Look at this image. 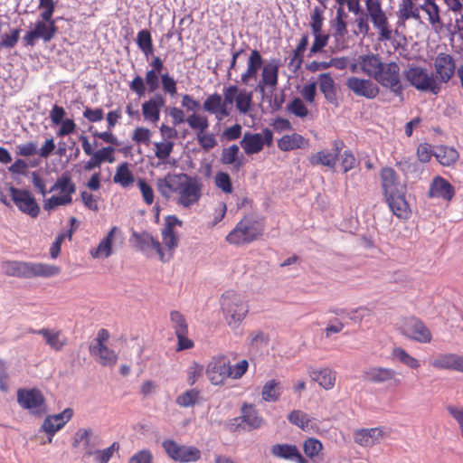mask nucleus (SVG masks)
Returning a JSON list of instances; mask_svg holds the SVG:
<instances>
[{
  "instance_id": "1",
  "label": "nucleus",
  "mask_w": 463,
  "mask_h": 463,
  "mask_svg": "<svg viewBox=\"0 0 463 463\" xmlns=\"http://www.w3.org/2000/svg\"><path fill=\"white\" fill-rule=\"evenodd\" d=\"M203 186L200 178L184 173H169L156 181L160 195L165 200L175 199L176 204L183 208H190L199 203Z\"/></svg>"
},
{
  "instance_id": "2",
  "label": "nucleus",
  "mask_w": 463,
  "mask_h": 463,
  "mask_svg": "<svg viewBox=\"0 0 463 463\" xmlns=\"http://www.w3.org/2000/svg\"><path fill=\"white\" fill-rule=\"evenodd\" d=\"M1 269L7 276L23 279L51 278L61 273L60 267L55 265L18 260H5L2 262Z\"/></svg>"
},
{
  "instance_id": "3",
  "label": "nucleus",
  "mask_w": 463,
  "mask_h": 463,
  "mask_svg": "<svg viewBox=\"0 0 463 463\" xmlns=\"http://www.w3.org/2000/svg\"><path fill=\"white\" fill-rule=\"evenodd\" d=\"M264 232V225L251 216H245L228 233L226 241L233 245H245L258 240Z\"/></svg>"
},
{
  "instance_id": "4",
  "label": "nucleus",
  "mask_w": 463,
  "mask_h": 463,
  "mask_svg": "<svg viewBox=\"0 0 463 463\" xmlns=\"http://www.w3.org/2000/svg\"><path fill=\"white\" fill-rule=\"evenodd\" d=\"M221 306L228 326L232 328L238 327L249 312L241 296L233 290L222 295Z\"/></svg>"
},
{
  "instance_id": "5",
  "label": "nucleus",
  "mask_w": 463,
  "mask_h": 463,
  "mask_svg": "<svg viewBox=\"0 0 463 463\" xmlns=\"http://www.w3.org/2000/svg\"><path fill=\"white\" fill-rule=\"evenodd\" d=\"M364 14L370 19L373 27L378 33L380 41H389L392 37V29L389 22L386 10L383 7V0H364Z\"/></svg>"
},
{
  "instance_id": "6",
  "label": "nucleus",
  "mask_w": 463,
  "mask_h": 463,
  "mask_svg": "<svg viewBox=\"0 0 463 463\" xmlns=\"http://www.w3.org/2000/svg\"><path fill=\"white\" fill-rule=\"evenodd\" d=\"M49 192H59L60 195H52L44 200L43 209L48 212L59 206L71 203L72 194L76 192V185L69 175H63L56 180Z\"/></svg>"
},
{
  "instance_id": "7",
  "label": "nucleus",
  "mask_w": 463,
  "mask_h": 463,
  "mask_svg": "<svg viewBox=\"0 0 463 463\" xmlns=\"http://www.w3.org/2000/svg\"><path fill=\"white\" fill-rule=\"evenodd\" d=\"M404 76L410 84L418 90L430 91L437 95L441 90L440 84L433 74L429 73L425 68L418 66L410 67L405 71Z\"/></svg>"
},
{
  "instance_id": "8",
  "label": "nucleus",
  "mask_w": 463,
  "mask_h": 463,
  "mask_svg": "<svg viewBox=\"0 0 463 463\" xmlns=\"http://www.w3.org/2000/svg\"><path fill=\"white\" fill-rule=\"evenodd\" d=\"M166 455L174 461L179 463H194L201 459L202 452L194 446L179 444L175 440L167 439L162 442Z\"/></svg>"
},
{
  "instance_id": "9",
  "label": "nucleus",
  "mask_w": 463,
  "mask_h": 463,
  "mask_svg": "<svg viewBox=\"0 0 463 463\" xmlns=\"http://www.w3.org/2000/svg\"><path fill=\"white\" fill-rule=\"evenodd\" d=\"M222 100L226 109H232L235 103L237 110L241 114H247L252 104V92L245 89L240 90L237 85H229L222 89Z\"/></svg>"
},
{
  "instance_id": "10",
  "label": "nucleus",
  "mask_w": 463,
  "mask_h": 463,
  "mask_svg": "<svg viewBox=\"0 0 463 463\" xmlns=\"http://www.w3.org/2000/svg\"><path fill=\"white\" fill-rule=\"evenodd\" d=\"M375 80L382 87L389 89L395 96L402 98L403 86L401 80L400 66L397 62L384 63Z\"/></svg>"
},
{
  "instance_id": "11",
  "label": "nucleus",
  "mask_w": 463,
  "mask_h": 463,
  "mask_svg": "<svg viewBox=\"0 0 463 463\" xmlns=\"http://www.w3.org/2000/svg\"><path fill=\"white\" fill-rule=\"evenodd\" d=\"M57 32L56 22H46L38 19L35 21L33 28L25 33L23 42L24 46L30 47H33L38 40H42L46 43L55 37Z\"/></svg>"
},
{
  "instance_id": "12",
  "label": "nucleus",
  "mask_w": 463,
  "mask_h": 463,
  "mask_svg": "<svg viewBox=\"0 0 463 463\" xmlns=\"http://www.w3.org/2000/svg\"><path fill=\"white\" fill-rule=\"evenodd\" d=\"M273 142L272 131L266 128L261 133L245 132L241 146L246 155H253L260 152L264 145L271 146Z\"/></svg>"
},
{
  "instance_id": "13",
  "label": "nucleus",
  "mask_w": 463,
  "mask_h": 463,
  "mask_svg": "<svg viewBox=\"0 0 463 463\" xmlns=\"http://www.w3.org/2000/svg\"><path fill=\"white\" fill-rule=\"evenodd\" d=\"M183 222L175 215H167L165 218V225L161 232L163 244L168 255L165 261L173 257V253L179 245V236L175 232L177 226L182 227Z\"/></svg>"
},
{
  "instance_id": "14",
  "label": "nucleus",
  "mask_w": 463,
  "mask_h": 463,
  "mask_svg": "<svg viewBox=\"0 0 463 463\" xmlns=\"http://www.w3.org/2000/svg\"><path fill=\"white\" fill-rule=\"evenodd\" d=\"M17 402L24 409L32 413L41 415L45 412V399L42 392L36 388L19 389Z\"/></svg>"
},
{
  "instance_id": "15",
  "label": "nucleus",
  "mask_w": 463,
  "mask_h": 463,
  "mask_svg": "<svg viewBox=\"0 0 463 463\" xmlns=\"http://www.w3.org/2000/svg\"><path fill=\"white\" fill-rule=\"evenodd\" d=\"M9 192L13 202L22 213L32 218L39 215L40 207L30 191L10 186Z\"/></svg>"
},
{
  "instance_id": "16",
  "label": "nucleus",
  "mask_w": 463,
  "mask_h": 463,
  "mask_svg": "<svg viewBox=\"0 0 463 463\" xmlns=\"http://www.w3.org/2000/svg\"><path fill=\"white\" fill-rule=\"evenodd\" d=\"M402 333L408 338L421 344H429L432 340L430 330L420 319L415 317L405 320L402 326Z\"/></svg>"
},
{
  "instance_id": "17",
  "label": "nucleus",
  "mask_w": 463,
  "mask_h": 463,
  "mask_svg": "<svg viewBox=\"0 0 463 463\" xmlns=\"http://www.w3.org/2000/svg\"><path fill=\"white\" fill-rule=\"evenodd\" d=\"M346 88L355 96L367 99H373L380 92L376 83L370 79H362L355 76L349 77L345 81Z\"/></svg>"
},
{
  "instance_id": "18",
  "label": "nucleus",
  "mask_w": 463,
  "mask_h": 463,
  "mask_svg": "<svg viewBox=\"0 0 463 463\" xmlns=\"http://www.w3.org/2000/svg\"><path fill=\"white\" fill-rule=\"evenodd\" d=\"M436 80L440 83H448L455 75L456 61L452 55L439 52L434 59Z\"/></svg>"
},
{
  "instance_id": "19",
  "label": "nucleus",
  "mask_w": 463,
  "mask_h": 463,
  "mask_svg": "<svg viewBox=\"0 0 463 463\" xmlns=\"http://www.w3.org/2000/svg\"><path fill=\"white\" fill-rule=\"evenodd\" d=\"M231 365L228 359L223 356H215L209 362L206 368V375L214 385H220L230 377Z\"/></svg>"
},
{
  "instance_id": "20",
  "label": "nucleus",
  "mask_w": 463,
  "mask_h": 463,
  "mask_svg": "<svg viewBox=\"0 0 463 463\" xmlns=\"http://www.w3.org/2000/svg\"><path fill=\"white\" fill-rule=\"evenodd\" d=\"M379 175L383 196L406 190V185L401 183L399 175L392 167H383Z\"/></svg>"
},
{
  "instance_id": "21",
  "label": "nucleus",
  "mask_w": 463,
  "mask_h": 463,
  "mask_svg": "<svg viewBox=\"0 0 463 463\" xmlns=\"http://www.w3.org/2000/svg\"><path fill=\"white\" fill-rule=\"evenodd\" d=\"M344 146V142L341 140H335L333 142V152L326 150L318 151L308 157V162L311 165H324L328 168H335L337 157L341 149Z\"/></svg>"
},
{
  "instance_id": "22",
  "label": "nucleus",
  "mask_w": 463,
  "mask_h": 463,
  "mask_svg": "<svg viewBox=\"0 0 463 463\" xmlns=\"http://www.w3.org/2000/svg\"><path fill=\"white\" fill-rule=\"evenodd\" d=\"M72 416L73 410L66 408L61 413L49 415L45 418L42 425V429L50 436L49 442H52V439L54 434L62 429Z\"/></svg>"
},
{
  "instance_id": "23",
  "label": "nucleus",
  "mask_w": 463,
  "mask_h": 463,
  "mask_svg": "<svg viewBox=\"0 0 463 463\" xmlns=\"http://www.w3.org/2000/svg\"><path fill=\"white\" fill-rule=\"evenodd\" d=\"M430 365L437 370L456 371L463 373V355L456 353L439 354Z\"/></svg>"
},
{
  "instance_id": "24",
  "label": "nucleus",
  "mask_w": 463,
  "mask_h": 463,
  "mask_svg": "<svg viewBox=\"0 0 463 463\" xmlns=\"http://www.w3.org/2000/svg\"><path fill=\"white\" fill-rule=\"evenodd\" d=\"M136 247L141 251L154 250L161 261H165V252L159 241L148 232H134Z\"/></svg>"
},
{
  "instance_id": "25",
  "label": "nucleus",
  "mask_w": 463,
  "mask_h": 463,
  "mask_svg": "<svg viewBox=\"0 0 463 463\" xmlns=\"http://www.w3.org/2000/svg\"><path fill=\"white\" fill-rule=\"evenodd\" d=\"M406 190H402L384 196L392 213L400 219H407L411 213L409 203L406 200Z\"/></svg>"
},
{
  "instance_id": "26",
  "label": "nucleus",
  "mask_w": 463,
  "mask_h": 463,
  "mask_svg": "<svg viewBox=\"0 0 463 463\" xmlns=\"http://www.w3.org/2000/svg\"><path fill=\"white\" fill-rule=\"evenodd\" d=\"M419 0H400L396 12L398 24H405L409 20L421 21Z\"/></svg>"
},
{
  "instance_id": "27",
  "label": "nucleus",
  "mask_w": 463,
  "mask_h": 463,
  "mask_svg": "<svg viewBox=\"0 0 463 463\" xmlns=\"http://www.w3.org/2000/svg\"><path fill=\"white\" fill-rule=\"evenodd\" d=\"M455 196L454 186L442 176H435L428 191L429 198H440L446 202H450Z\"/></svg>"
},
{
  "instance_id": "28",
  "label": "nucleus",
  "mask_w": 463,
  "mask_h": 463,
  "mask_svg": "<svg viewBox=\"0 0 463 463\" xmlns=\"http://www.w3.org/2000/svg\"><path fill=\"white\" fill-rule=\"evenodd\" d=\"M397 375L394 369L382 366L370 367L364 372V378L373 383L394 382L396 385H399L401 380L397 378Z\"/></svg>"
},
{
  "instance_id": "29",
  "label": "nucleus",
  "mask_w": 463,
  "mask_h": 463,
  "mask_svg": "<svg viewBox=\"0 0 463 463\" xmlns=\"http://www.w3.org/2000/svg\"><path fill=\"white\" fill-rule=\"evenodd\" d=\"M387 435L385 428L359 429L354 432V441L363 447H372Z\"/></svg>"
},
{
  "instance_id": "30",
  "label": "nucleus",
  "mask_w": 463,
  "mask_h": 463,
  "mask_svg": "<svg viewBox=\"0 0 463 463\" xmlns=\"http://www.w3.org/2000/svg\"><path fill=\"white\" fill-rule=\"evenodd\" d=\"M270 453L273 457L296 461L297 463H308L307 459L300 453L298 448L294 444L278 443L272 445Z\"/></svg>"
},
{
  "instance_id": "31",
  "label": "nucleus",
  "mask_w": 463,
  "mask_h": 463,
  "mask_svg": "<svg viewBox=\"0 0 463 463\" xmlns=\"http://www.w3.org/2000/svg\"><path fill=\"white\" fill-rule=\"evenodd\" d=\"M203 109L209 114L214 115L219 121L231 115V109H226L222 96L217 92L207 96L203 104Z\"/></svg>"
},
{
  "instance_id": "32",
  "label": "nucleus",
  "mask_w": 463,
  "mask_h": 463,
  "mask_svg": "<svg viewBox=\"0 0 463 463\" xmlns=\"http://www.w3.org/2000/svg\"><path fill=\"white\" fill-rule=\"evenodd\" d=\"M27 333L41 335L43 337L45 344L55 352L61 351L67 345V338L62 335L61 330H52L50 328L34 330L33 328H28Z\"/></svg>"
},
{
  "instance_id": "33",
  "label": "nucleus",
  "mask_w": 463,
  "mask_h": 463,
  "mask_svg": "<svg viewBox=\"0 0 463 463\" xmlns=\"http://www.w3.org/2000/svg\"><path fill=\"white\" fill-rule=\"evenodd\" d=\"M165 99L160 93H156L152 99L142 104V114L144 119L153 124L160 119V110L165 106Z\"/></svg>"
},
{
  "instance_id": "34",
  "label": "nucleus",
  "mask_w": 463,
  "mask_h": 463,
  "mask_svg": "<svg viewBox=\"0 0 463 463\" xmlns=\"http://www.w3.org/2000/svg\"><path fill=\"white\" fill-rule=\"evenodd\" d=\"M279 81V61H272L262 68L261 79L257 90L263 92L265 87L275 88Z\"/></svg>"
},
{
  "instance_id": "35",
  "label": "nucleus",
  "mask_w": 463,
  "mask_h": 463,
  "mask_svg": "<svg viewBox=\"0 0 463 463\" xmlns=\"http://www.w3.org/2000/svg\"><path fill=\"white\" fill-rule=\"evenodd\" d=\"M384 62L377 54H365L359 57V66L363 72L375 80L383 69Z\"/></svg>"
},
{
  "instance_id": "36",
  "label": "nucleus",
  "mask_w": 463,
  "mask_h": 463,
  "mask_svg": "<svg viewBox=\"0 0 463 463\" xmlns=\"http://www.w3.org/2000/svg\"><path fill=\"white\" fill-rule=\"evenodd\" d=\"M308 146L309 140L298 133L284 135L278 140V147L283 152L306 149Z\"/></svg>"
},
{
  "instance_id": "37",
  "label": "nucleus",
  "mask_w": 463,
  "mask_h": 463,
  "mask_svg": "<svg viewBox=\"0 0 463 463\" xmlns=\"http://www.w3.org/2000/svg\"><path fill=\"white\" fill-rule=\"evenodd\" d=\"M120 233V230L114 226L99 243L98 247L91 249L90 253L92 258H108L112 254V242L116 234Z\"/></svg>"
},
{
  "instance_id": "38",
  "label": "nucleus",
  "mask_w": 463,
  "mask_h": 463,
  "mask_svg": "<svg viewBox=\"0 0 463 463\" xmlns=\"http://www.w3.org/2000/svg\"><path fill=\"white\" fill-rule=\"evenodd\" d=\"M80 444H82V449L84 450L83 457H91V455L97 450V444L93 438L91 430L80 429L75 433L73 446L76 447Z\"/></svg>"
},
{
  "instance_id": "39",
  "label": "nucleus",
  "mask_w": 463,
  "mask_h": 463,
  "mask_svg": "<svg viewBox=\"0 0 463 463\" xmlns=\"http://www.w3.org/2000/svg\"><path fill=\"white\" fill-rule=\"evenodd\" d=\"M317 83L320 91L324 94L325 99L331 104L337 102V94L335 83L333 77L328 72L321 73L317 77Z\"/></svg>"
},
{
  "instance_id": "40",
  "label": "nucleus",
  "mask_w": 463,
  "mask_h": 463,
  "mask_svg": "<svg viewBox=\"0 0 463 463\" xmlns=\"http://www.w3.org/2000/svg\"><path fill=\"white\" fill-rule=\"evenodd\" d=\"M263 60L260 52L257 50L251 51L247 61V70L241 76V83L247 85L250 79H256L258 71L260 69Z\"/></svg>"
},
{
  "instance_id": "41",
  "label": "nucleus",
  "mask_w": 463,
  "mask_h": 463,
  "mask_svg": "<svg viewBox=\"0 0 463 463\" xmlns=\"http://www.w3.org/2000/svg\"><path fill=\"white\" fill-rule=\"evenodd\" d=\"M309 375L313 381L317 382L325 390H331L335 386L336 373L332 369L313 370L309 373Z\"/></svg>"
},
{
  "instance_id": "42",
  "label": "nucleus",
  "mask_w": 463,
  "mask_h": 463,
  "mask_svg": "<svg viewBox=\"0 0 463 463\" xmlns=\"http://www.w3.org/2000/svg\"><path fill=\"white\" fill-rule=\"evenodd\" d=\"M90 353L98 356V361L103 366H113L118 361L116 353L106 345H95L90 347Z\"/></svg>"
},
{
  "instance_id": "43",
  "label": "nucleus",
  "mask_w": 463,
  "mask_h": 463,
  "mask_svg": "<svg viewBox=\"0 0 463 463\" xmlns=\"http://www.w3.org/2000/svg\"><path fill=\"white\" fill-rule=\"evenodd\" d=\"M113 182L118 184L123 188L131 186L135 182V177L127 162L120 164L113 176Z\"/></svg>"
},
{
  "instance_id": "44",
  "label": "nucleus",
  "mask_w": 463,
  "mask_h": 463,
  "mask_svg": "<svg viewBox=\"0 0 463 463\" xmlns=\"http://www.w3.org/2000/svg\"><path fill=\"white\" fill-rule=\"evenodd\" d=\"M434 156L439 163L444 166H449L455 164L459 156L455 148L446 146H438Z\"/></svg>"
},
{
  "instance_id": "45",
  "label": "nucleus",
  "mask_w": 463,
  "mask_h": 463,
  "mask_svg": "<svg viewBox=\"0 0 463 463\" xmlns=\"http://www.w3.org/2000/svg\"><path fill=\"white\" fill-rule=\"evenodd\" d=\"M282 393L280 382L275 379L268 381L262 387L261 397L265 402H277Z\"/></svg>"
},
{
  "instance_id": "46",
  "label": "nucleus",
  "mask_w": 463,
  "mask_h": 463,
  "mask_svg": "<svg viewBox=\"0 0 463 463\" xmlns=\"http://www.w3.org/2000/svg\"><path fill=\"white\" fill-rule=\"evenodd\" d=\"M186 123L195 133V136L208 130L210 123L205 115L194 112L186 118Z\"/></svg>"
},
{
  "instance_id": "47",
  "label": "nucleus",
  "mask_w": 463,
  "mask_h": 463,
  "mask_svg": "<svg viewBox=\"0 0 463 463\" xmlns=\"http://www.w3.org/2000/svg\"><path fill=\"white\" fill-rule=\"evenodd\" d=\"M420 10L428 14V21L431 25L441 24L440 10L435 0H423Z\"/></svg>"
},
{
  "instance_id": "48",
  "label": "nucleus",
  "mask_w": 463,
  "mask_h": 463,
  "mask_svg": "<svg viewBox=\"0 0 463 463\" xmlns=\"http://www.w3.org/2000/svg\"><path fill=\"white\" fill-rule=\"evenodd\" d=\"M202 400L200 391L190 389L176 397L175 402L180 407H193Z\"/></svg>"
},
{
  "instance_id": "49",
  "label": "nucleus",
  "mask_w": 463,
  "mask_h": 463,
  "mask_svg": "<svg viewBox=\"0 0 463 463\" xmlns=\"http://www.w3.org/2000/svg\"><path fill=\"white\" fill-rule=\"evenodd\" d=\"M241 412L242 420L246 422L250 428L257 429L260 427L262 419L253 405H244L242 407Z\"/></svg>"
},
{
  "instance_id": "50",
  "label": "nucleus",
  "mask_w": 463,
  "mask_h": 463,
  "mask_svg": "<svg viewBox=\"0 0 463 463\" xmlns=\"http://www.w3.org/2000/svg\"><path fill=\"white\" fill-rule=\"evenodd\" d=\"M322 442L316 438H307L303 442V451L307 458L313 459L323 450Z\"/></svg>"
},
{
  "instance_id": "51",
  "label": "nucleus",
  "mask_w": 463,
  "mask_h": 463,
  "mask_svg": "<svg viewBox=\"0 0 463 463\" xmlns=\"http://www.w3.org/2000/svg\"><path fill=\"white\" fill-rule=\"evenodd\" d=\"M137 44L146 56L151 55L154 52L152 36L147 30L138 32Z\"/></svg>"
},
{
  "instance_id": "52",
  "label": "nucleus",
  "mask_w": 463,
  "mask_h": 463,
  "mask_svg": "<svg viewBox=\"0 0 463 463\" xmlns=\"http://www.w3.org/2000/svg\"><path fill=\"white\" fill-rule=\"evenodd\" d=\"M392 355L399 359L401 363L411 369H418L420 366V363L418 359L411 356L402 347H395L392 350Z\"/></svg>"
},
{
  "instance_id": "53",
  "label": "nucleus",
  "mask_w": 463,
  "mask_h": 463,
  "mask_svg": "<svg viewBox=\"0 0 463 463\" xmlns=\"http://www.w3.org/2000/svg\"><path fill=\"white\" fill-rule=\"evenodd\" d=\"M119 449V443L115 441L104 449H97L91 457L96 463H109L113 454Z\"/></svg>"
},
{
  "instance_id": "54",
  "label": "nucleus",
  "mask_w": 463,
  "mask_h": 463,
  "mask_svg": "<svg viewBox=\"0 0 463 463\" xmlns=\"http://www.w3.org/2000/svg\"><path fill=\"white\" fill-rule=\"evenodd\" d=\"M170 321L175 334H188V324L183 314L174 310L170 313Z\"/></svg>"
},
{
  "instance_id": "55",
  "label": "nucleus",
  "mask_w": 463,
  "mask_h": 463,
  "mask_svg": "<svg viewBox=\"0 0 463 463\" xmlns=\"http://www.w3.org/2000/svg\"><path fill=\"white\" fill-rule=\"evenodd\" d=\"M288 419L290 423L298 426L303 430H307L310 427V421L308 415L302 411L295 410L292 411L288 416Z\"/></svg>"
},
{
  "instance_id": "56",
  "label": "nucleus",
  "mask_w": 463,
  "mask_h": 463,
  "mask_svg": "<svg viewBox=\"0 0 463 463\" xmlns=\"http://www.w3.org/2000/svg\"><path fill=\"white\" fill-rule=\"evenodd\" d=\"M314 36V42L309 49L308 57L320 52L328 43L329 35L323 31L318 33H312Z\"/></svg>"
},
{
  "instance_id": "57",
  "label": "nucleus",
  "mask_w": 463,
  "mask_h": 463,
  "mask_svg": "<svg viewBox=\"0 0 463 463\" xmlns=\"http://www.w3.org/2000/svg\"><path fill=\"white\" fill-rule=\"evenodd\" d=\"M214 184L224 194H230L233 192V186L231 176L226 172L220 171L216 173L214 176Z\"/></svg>"
},
{
  "instance_id": "58",
  "label": "nucleus",
  "mask_w": 463,
  "mask_h": 463,
  "mask_svg": "<svg viewBox=\"0 0 463 463\" xmlns=\"http://www.w3.org/2000/svg\"><path fill=\"white\" fill-rule=\"evenodd\" d=\"M195 137L197 143L205 152L212 150L218 144L215 135L208 130Z\"/></svg>"
},
{
  "instance_id": "59",
  "label": "nucleus",
  "mask_w": 463,
  "mask_h": 463,
  "mask_svg": "<svg viewBox=\"0 0 463 463\" xmlns=\"http://www.w3.org/2000/svg\"><path fill=\"white\" fill-rule=\"evenodd\" d=\"M324 20V10L319 6H315L310 15L309 26L311 32L318 33L323 31Z\"/></svg>"
},
{
  "instance_id": "60",
  "label": "nucleus",
  "mask_w": 463,
  "mask_h": 463,
  "mask_svg": "<svg viewBox=\"0 0 463 463\" xmlns=\"http://www.w3.org/2000/svg\"><path fill=\"white\" fill-rule=\"evenodd\" d=\"M151 136L152 133L147 128L137 127L134 129L131 138L137 145L145 144L148 146L151 140Z\"/></svg>"
},
{
  "instance_id": "61",
  "label": "nucleus",
  "mask_w": 463,
  "mask_h": 463,
  "mask_svg": "<svg viewBox=\"0 0 463 463\" xmlns=\"http://www.w3.org/2000/svg\"><path fill=\"white\" fill-rule=\"evenodd\" d=\"M68 238L69 240H71L72 238V230H70L67 232L59 233L54 241L52 243L50 247V255L52 259L58 258L60 252H61V243L64 241V240Z\"/></svg>"
},
{
  "instance_id": "62",
  "label": "nucleus",
  "mask_w": 463,
  "mask_h": 463,
  "mask_svg": "<svg viewBox=\"0 0 463 463\" xmlns=\"http://www.w3.org/2000/svg\"><path fill=\"white\" fill-rule=\"evenodd\" d=\"M174 148L172 141L157 142L155 144V156L160 160H165Z\"/></svg>"
},
{
  "instance_id": "63",
  "label": "nucleus",
  "mask_w": 463,
  "mask_h": 463,
  "mask_svg": "<svg viewBox=\"0 0 463 463\" xmlns=\"http://www.w3.org/2000/svg\"><path fill=\"white\" fill-rule=\"evenodd\" d=\"M448 413L457 422L460 437L463 439V408L449 404L446 407Z\"/></svg>"
},
{
  "instance_id": "64",
  "label": "nucleus",
  "mask_w": 463,
  "mask_h": 463,
  "mask_svg": "<svg viewBox=\"0 0 463 463\" xmlns=\"http://www.w3.org/2000/svg\"><path fill=\"white\" fill-rule=\"evenodd\" d=\"M115 148L111 146H104L93 154L96 159L101 165L104 162L113 163L115 161L114 157Z\"/></svg>"
}]
</instances>
